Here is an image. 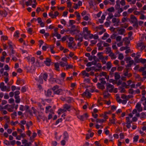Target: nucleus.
<instances>
[{
    "instance_id": "nucleus-18",
    "label": "nucleus",
    "mask_w": 146,
    "mask_h": 146,
    "mask_svg": "<svg viewBox=\"0 0 146 146\" xmlns=\"http://www.w3.org/2000/svg\"><path fill=\"white\" fill-rule=\"evenodd\" d=\"M116 29L118 31V33L119 34L122 35L125 33V30L123 29H121L118 30H117V28Z\"/></svg>"
},
{
    "instance_id": "nucleus-41",
    "label": "nucleus",
    "mask_w": 146,
    "mask_h": 146,
    "mask_svg": "<svg viewBox=\"0 0 146 146\" xmlns=\"http://www.w3.org/2000/svg\"><path fill=\"white\" fill-rule=\"evenodd\" d=\"M24 81L23 80H21L20 79H18L16 83L17 85H19L22 82H23Z\"/></svg>"
},
{
    "instance_id": "nucleus-32",
    "label": "nucleus",
    "mask_w": 146,
    "mask_h": 146,
    "mask_svg": "<svg viewBox=\"0 0 146 146\" xmlns=\"http://www.w3.org/2000/svg\"><path fill=\"white\" fill-rule=\"evenodd\" d=\"M33 1L32 0H29L28 1L25 2V4L27 6L31 5Z\"/></svg>"
},
{
    "instance_id": "nucleus-29",
    "label": "nucleus",
    "mask_w": 146,
    "mask_h": 146,
    "mask_svg": "<svg viewBox=\"0 0 146 146\" xmlns=\"http://www.w3.org/2000/svg\"><path fill=\"white\" fill-rule=\"evenodd\" d=\"M139 62H141L142 64H145L146 62V59L141 58L138 60Z\"/></svg>"
},
{
    "instance_id": "nucleus-11",
    "label": "nucleus",
    "mask_w": 146,
    "mask_h": 146,
    "mask_svg": "<svg viewBox=\"0 0 146 146\" xmlns=\"http://www.w3.org/2000/svg\"><path fill=\"white\" fill-rule=\"evenodd\" d=\"M104 85V84H103L100 83H98L97 84V87L99 89L103 90L105 88V87Z\"/></svg>"
},
{
    "instance_id": "nucleus-39",
    "label": "nucleus",
    "mask_w": 146,
    "mask_h": 146,
    "mask_svg": "<svg viewBox=\"0 0 146 146\" xmlns=\"http://www.w3.org/2000/svg\"><path fill=\"white\" fill-rule=\"evenodd\" d=\"M4 86V83L3 82L1 83L0 84V88L2 91H3V87Z\"/></svg>"
},
{
    "instance_id": "nucleus-10",
    "label": "nucleus",
    "mask_w": 146,
    "mask_h": 146,
    "mask_svg": "<svg viewBox=\"0 0 146 146\" xmlns=\"http://www.w3.org/2000/svg\"><path fill=\"white\" fill-rule=\"evenodd\" d=\"M52 92L50 89H48L46 93L45 94L46 96L48 97H50L51 96L53 97V96H52Z\"/></svg>"
},
{
    "instance_id": "nucleus-31",
    "label": "nucleus",
    "mask_w": 146,
    "mask_h": 146,
    "mask_svg": "<svg viewBox=\"0 0 146 146\" xmlns=\"http://www.w3.org/2000/svg\"><path fill=\"white\" fill-rule=\"evenodd\" d=\"M62 92V90L61 89H58L57 90L54 92V94L59 95L60 93Z\"/></svg>"
},
{
    "instance_id": "nucleus-19",
    "label": "nucleus",
    "mask_w": 146,
    "mask_h": 146,
    "mask_svg": "<svg viewBox=\"0 0 146 146\" xmlns=\"http://www.w3.org/2000/svg\"><path fill=\"white\" fill-rule=\"evenodd\" d=\"M83 33H86V34H90L91 31H90L88 30V29L87 27H84L83 29Z\"/></svg>"
},
{
    "instance_id": "nucleus-43",
    "label": "nucleus",
    "mask_w": 146,
    "mask_h": 146,
    "mask_svg": "<svg viewBox=\"0 0 146 146\" xmlns=\"http://www.w3.org/2000/svg\"><path fill=\"white\" fill-rule=\"evenodd\" d=\"M17 113L16 112H13L11 114V116L12 119H14L15 118V116H17Z\"/></svg>"
},
{
    "instance_id": "nucleus-25",
    "label": "nucleus",
    "mask_w": 146,
    "mask_h": 146,
    "mask_svg": "<svg viewBox=\"0 0 146 146\" xmlns=\"http://www.w3.org/2000/svg\"><path fill=\"white\" fill-rule=\"evenodd\" d=\"M109 56L111 57V58L112 59H115L116 58V56L112 52H110V54H109Z\"/></svg>"
},
{
    "instance_id": "nucleus-48",
    "label": "nucleus",
    "mask_w": 146,
    "mask_h": 146,
    "mask_svg": "<svg viewBox=\"0 0 146 146\" xmlns=\"http://www.w3.org/2000/svg\"><path fill=\"white\" fill-rule=\"evenodd\" d=\"M67 7H70L72 5V4L70 0H67Z\"/></svg>"
},
{
    "instance_id": "nucleus-16",
    "label": "nucleus",
    "mask_w": 146,
    "mask_h": 146,
    "mask_svg": "<svg viewBox=\"0 0 146 146\" xmlns=\"http://www.w3.org/2000/svg\"><path fill=\"white\" fill-rule=\"evenodd\" d=\"M40 64V63L39 61L37 60L35 64H34V65L35 66L36 69L38 68L39 67L41 66Z\"/></svg>"
},
{
    "instance_id": "nucleus-3",
    "label": "nucleus",
    "mask_w": 146,
    "mask_h": 146,
    "mask_svg": "<svg viewBox=\"0 0 146 146\" xmlns=\"http://www.w3.org/2000/svg\"><path fill=\"white\" fill-rule=\"evenodd\" d=\"M114 88L113 86L110 84H108L107 85L106 89L110 92H113Z\"/></svg>"
},
{
    "instance_id": "nucleus-42",
    "label": "nucleus",
    "mask_w": 146,
    "mask_h": 146,
    "mask_svg": "<svg viewBox=\"0 0 146 146\" xmlns=\"http://www.w3.org/2000/svg\"><path fill=\"white\" fill-rule=\"evenodd\" d=\"M108 15L109 17H108L107 19V20H109V19H111L113 16V14L111 13H108Z\"/></svg>"
},
{
    "instance_id": "nucleus-55",
    "label": "nucleus",
    "mask_w": 146,
    "mask_h": 146,
    "mask_svg": "<svg viewBox=\"0 0 146 146\" xmlns=\"http://www.w3.org/2000/svg\"><path fill=\"white\" fill-rule=\"evenodd\" d=\"M124 56L122 54L120 53L119 54L118 58L120 60H122Z\"/></svg>"
},
{
    "instance_id": "nucleus-4",
    "label": "nucleus",
    "mask_w": 146,
    "mask_h": 146,
    "mask_svg": "<svg viewBox=\"0 0 146 146\" xmlns=\"http://www.w3.org/2000/svg\"><path fill=\"white\" fill-rule=\"evenodd\" d=\"M75 40H78L80 42H82L83 40V37L82 35L80 34L77 35L75 38Z\"/></svg>"
},
{
    "instance_id": "nucleus-35",
    "label": "nucleus",
    "mask_w": 146,
    "mask_h": 146,
    "mask_svg": "<svg viewBox=\"0 0 146 146\" xmlns=\"http://www.w3.org/2000/svg\"><path fill=\"white\" fill-rule=\"evenodd\" d=\"M94 66H92L90 68H86V70L88 72L91 70H94Z\"/></svg>"
},
{
    "instance_id": "nucleus-52",
    "label": "nucleus",
    "mask_w": 146,
    "mask_h": 146,
    "mask_svg": "<svg viewBox=\"0 0 146 146\" xmlns=\"http://www.w3.org/2000/svg\"><path fill=\"white\" fill-rule=\"evenodd\" d=\"M3 118L4 119H5L7 120V123H9L10 122L9 120V117H8L7 115H5L4 116Z\"/></svg>"
},
{
    "instance_id": "nucleus-44",
    "label": "nucleus",
    "mask_w": 146,
    "mask_h": 146,
    "mask_svg": "<svg viewBox=\"0 0 146 146\" xmlns=\"http://www.w3.org/2000/svg\"><path fill=\"white\" fill-rule=\"evenodd\" d=\"M133 26L134 28L137 29L138 27V21L133 23Z\"/></svg>"
},
{
    "instance_id": "nucleus-13",
    "label": "nucleus",
    "mask_w": 146,
    "mask_h": 146,
    "mask_svg": "<svg viewBox=\"0 0 146 146\" xmlns=\"http://www.w3.org/2000/svg\"><path fill=\"white\" fill-rule=\"evenodd\" d=\"M35 80L39 83L42 84L43 82L42 77L41 76H40L38 78H36Z\"/></svg>"
},
{
    "instance_id": "nucleus-53",
    "label": "nucleus",
    "mask_w": 146,
    "mask_h": 146,
    "mask_svg": "<svg viewBox=\"0 0 146 146\" xmlns=\"http://www.w3.org/2000/svg\"><path fill=\"white\" fill-rule=\"evenodd\" d=\"M19 31H16L15 33L14 36H16L17 37H19Z\"/></svg>"
},
{
    "instance_id": "nucleus-17",
    "label": "nucleus",
    "mask_w": 146,
    "mask_h": 146,
    "mask_svg": "<svg viewBox=\"0 0 146 146\" xmlns=\"http://www.w3.org/2000/svg\"><path fill=\"white\" fill-rule=\"evenodd\" d=\"M115 79L116 80H119L120 78V76L119 73L118 72H115Z\"/></svg>"
},
{
    "instance_id": "nucleus-8",
    "label": "nucleus",
    "mask_w": 146,
    "mask_h": 146,
    "mask_svg": "<svg viewBox=\"0 0 146 146\" xmlns=\"http://www.w3.org/2000/svg\"><path fill=\"white\" fill-rule=\"evenodd\" d=\"M136 108L139 111H142L143 110L142 108L141 107V105L140 103H138L136 106Z\"/></svg>"
},
{
    "instance_id": "nucleus-26",
    "label": "nucleus",
    "mask_w": 146,
    "mask_h": 146,
    "mask_svg": "<svg viewBox=\"0 0 146 146\" xmlns=\"http://www.w3.org/2000/svg\"><path fill=\"white\" fill-rule=\"evenodd\" d=\"M75 14L76 15V17L77 18V19L78 21L80 20L81 19V17L79 13L77 11H76L75 12Z\"/></svg>"
},
{
    "instance_id": "nucleus-34",
    "label": "nucleus",
    "mask_w": 146,
    "mask_h": 146,
    "mask_svg": "<svg viewBox=\"0 0 146 146\" xmlns=\"http://www.w3.org/2000/svg\"><path fill=\"white\" fill-rule=\"evenodd\" d=\"M64 139L67 140V138L68 137V133L66 132H64Z\"/></svg>"
},
{
    "instance_id": "nucleus-9",
    "label": "nucleus",
    "mask_w": 146,
    "mask_h": 146,
    "mask_svg": "<svg viewBox=\"0 0 146 146\" xmlns=\"http://www.w3.org/2000/svg\"><path fill=\"white\" fill-rule=\"evenodd\" d=\"M51 60L48 58H47L46 60L44 61V63L46 65L48 66H50V64Z\"/></svg>"
},
{
    "instance_id": "nucleus-60",
    "label": "nucleus",
    "mask_w": 146,
    "mask_h": 146,
    "mask_svg": "<svg viewBox=\"0 0 146 146\" xmlns=\"http://www.w3.org/2000/svg\"><path fill=\"white\" fill-rule=\"evenodd\" d=\"M58 29L57 28H55V29H54V33L53 34V35L54 36H56V35L57 34H58Z\"/></svg>"
},
{
    "instance_id": "nucleus-57",
    "label": "nucleus",
    "mask_w": 146,
    "mask_h": 146,
    "mask_svg": "<svg viewBox=\"0 0 146 146\" xmlns=\"http://www.w3.org/2000/svg\"><path fill=\"white\" fill-rule=\"evenodd\" d=\"M78 118L80 119V120L83 121L84 119V116L83 115H79L78 116Z\"/></svg>"
},
{
    "instance_id": "nucleus-51",
    "label": "nucleus",
    "mask_w": 146,
    "mask_h": 146,
    "mask_svg": "<svg viewBox=\"0 0 146 146\" xmlns=\"http://www.w3.org/2000/svg\"><path fill=\"white\" fill-rule=\"evenodd\" d=\"M120 7V5L119 4V0H117L116 1V5H115V8L116 7L119 8Z\"/></svg>"
},
{
    "instance_id": "nucleus-50",
    "label": "nucleus",
    "mask_w": 146,
    "mask_h": 146,
    "mask_svg": "<svg viewBox=\"0 0 146 146\" xmlns=\"http://www.w3.org/2000/svg\"><path fill=\"white\" fill-rule=\"evenodd\" d=\"M126 120H127L126 123H131L132 122V121L131 120L129 119V118L128 117H126Z\"/></svg>"
},
{
    "instance_id": "nucleus-45",
    "label": "nucleus",
    "mask_w": 146,
    "mask_h": 146,
    "mask_svg": "<svg viewBox=\"0 0 146 146\" xmlns=\"http://www.w3.org/2000/svg\"><path fill=\"white\" fill-rule=\"evenodd\" d=\"M48 77V75L47 74L44 73L43 75V78L45 81H46Z\"/></svg>"
},
{
    "instance_id": "nucleus-46",
    "label": "nucleus",
    "mask_w": 146,
    "mask_h": 146,
    "mask_svg": "<svg viewBox=\"0 0 146 146\" xmlns=\"http://www.w3.org/2000/svg\"><path fill=\"white\" fill-rule=\"evenodd\" d=\"M59 88V87L58 85H56L54 86L52 88V90L54 92V91H56V90H58Z\"/></svg>"
},
{
    "instance_id": "nucleus-58",
    "label": "nucleus",
    "mask_w": 146,
    "mask_h": 146,
    "mask_svg": "<svg viewBox=\"0 0 146 146\" xmlns=\"http://www.w3.org/2000/svg\"><path fill=\"white\" fill-rule=\"evenodd\" d=\"M106 52H108V53H110L111 52V48L110 47H108L106 48Z\"/></svg>"
},
{
    "instance_id": "nucleus-59",
    "label": "nucleus",
    "mask_w": 146,
    "mask_h": 146,
    "mask_svg": "<svg viewBox=\"0 0 146 146\" xmlns=\"http://www.w3.org/2000/svg\"><path fill=\"white\" fill-rule=\"evenodd\" d=\"M96 67L98 68H99L100 69H101V68L102 67V65L100 63H98L97 64L96 63Z\"/></svg>"
},
{
    "instance_id": "nucleus-40",
    "label": "nucleus",
    "mask_w": 146,
    "mask_h": 146,
    "mask_svg": "<svg viewBox=\"0 0 146 146\" xmlns=\"http://www.w3.org/2000/svg\"><path fill=\"white\" fill-rule=\"evenodd\" d=\"M108 11L110 12H113L114 11V9L113 7H111L107 9Z\"/></svg>"
},
{
    "instance_id": "nucleus-22",
    "label": "nucleus",
    "mask_w": 146,
    "mask_h": 146,
    "mask_svg": "<svg viewBox=\"0 0 146 146\" xmlns=\"http://www.w3.org/2000/svg\"><path fill=\"white\" fill-rule=\"evenodd\" d=\"M54 66L55 67V69L57 71H59V64L58 62L54 63Z\"/></svg>"
},
{
    "instance_id": "nucleus-36",
    "label": "nucleus",
    "mask_w": 146,
    "mask_h": 146,
    "mask_svg": "<svg viewBox=\"0 0 146 146\" xmlns=\"http://www.w3.org/2000/svg\"><path fill=\"white\" fill-rule=\"evenodd\" d=\"M140 117L141 118H145L146 117V115L143 112L141 113L140 115Z\"/></svg>"
},
{
    "instance_id": "nucleus-5",
    "label": "nucleus",
    "mask_w": 146,
    "mask_h": 146,
    "mask_svg": "<svg viewBox=\"0 0 146 146\" xmlns=\"http://www.w3.org/2000/svg\"><path fill=\"white\" fill-rule=\"evenodd\" d=\"M28 71L30 72H32L35 70L36 69L35 66L33 65H32L31 67H27Z\"/></svg>"
},
{
    "instance_id": "nucleus-20",
    "label": "nucleus",
    "mask_w": 146,
    "mask_h": 146,
    "mask_svg": "<svg viewBox=\"0 0 146 146\" xmlns=\"http://www.w3.org/2000/svg\"><path fill=\"white\" fill-rule=\"evenodd\" d=\"M103 53L102 52H100L97 54L98 56V57L99 59L100 60L103 59H104V57L103 55Z\"/></svg>"
},
{
    "instance_id": "nucleus-12",
    "label": "nucleus",
    "mask_w": 146,
    "mask_h": 146,
    "mask_svg": "<svg viewBox=\"0 0 146 146\" xmlns=\"http://www.w3.org/2000/svg\"><path fill=\"white\" fill-rule=\"evenodd\" d=\"M131 69L128 68H126L124 69V70L123 71V72H125L124 74V75L125 76H127L128 75V72H129L131 70Z\"/></svg>"
},
{
    "instance_id": "nucleus-64",
    "label": "nucleus",
    "mask_w": 146,
    "mask_h": 146,
    "mask_svg": "<svg viewBox=\"0 0 146 146\" xmlns=\"http://www.w3.org/2000/svg\"><path fill=\"white\" fill-rule=\"evenodd\" d=\"M139 138V136L138 135H136L133 138L134 141V142H137L138 141V139Z\"/></svg>"
},
{
    "instance_id": "nucleus-33",
    "label": "nucleus",
    "mask_w": 146,
    "mask_h": 146,
    "mask_svg": "<svg viewBox=\"0 0 146 146\" xmlns=\"http://www.w3.org/2000/svg\"><path fill=\"white\" fill-rule=\"evenodd\" d=\"M59 64L60 66L62 67H64L65 66H66V65L67 64V63H64L61 61L60 62Z\"/></svg>"
},
{
    "instance_id": "nucleus-49",
    "label": "nucleus",
    "mask_w": 146,
    "mask_h": 146,
    "mask_svg": "<svg viewBox=\"0 0 146 146\" xmlns=\"http://www.w3.org/2000/svg\"><path fill=\"white\" fill-rule=\"evenodd\" d=\"M74 42H69L68 44V47L70 48H74V47L72 46L73 44H74Z\"/></svg>"
},
{
    "instance_id": "nucleus-28",
    "label": "nucleus",
    "mask_w": 146,
    "mask_h": 146,
    "mask_svg": "<svg viewBox=\"0 0 146 146\" xmlns=\"http://www.w3.org/2000/svg\"><path fill=\"white\" fill-rule=\"evenodd\" d=\"M15 98L16 99L15 102L16 103H18L20 102V99L19 96H15Z\"/></svg>"
},
{
    "instance_id": "nucleus-61",
    "label": "nucleus",
    "mask_w": 146,
    "mask_h": 146,
    "mask_svg": "<svg viewBox=\"0 0 146 146\" xmlns=\"http://www.w3.org/2000/svg\"><path fill=\"white\" fill-rule=\"evenodd\" d=\"M107 73L105 72H103L100 73V76H105L107 75Z\"/></svg>"
},
{
    "instance_id": "nucleus-7",
    "label": "nucleus",
    "mask_w": 146,
    "mask_h": 146,
    "mask_svg": "<svg viewBox=\"0 0 146 146\" xmlns=\"http://www.w3.org/2000/svg\"><path fill=\"white\" fill-rule=\"evenodd\" d=\"M37 117V119L39 121H40L41 119H42L44 121L45 120V117L42 114H39Z\"/></svg>"
},
{
    "instance_id": "nucleus-56",
    "label": "nucleus",
    "mask_w": 146,
    "mask_h": 146,
    "mask_svg": "<svg viewBox=\"0 0 146 146\" xmlns=\"http://www.w3.org/2000/svg\"><path fill=\"white\" fill-rule=\"evenodd\" d=\"M59 112L58 113V114H60V112L63 113L66 111V110H65L64 109H60L59 110Z\"/></svg>"
},
{
    "instance_id": "nucleus-63",
    "label": "nucleus",
    "mask_w": 146,
    "mask_h": 146,
    "mask_svg": "<svg viewBox=\"0 0 146 146\" xmlns=\"http://www.w3.org/2000/svg\"><path fill=\"white\" fill-rule=\"evenodd\" d=\"M76 22L74 20H70L69 21V25L70 26V25H72L73 24L75 23Z\"/></svg>"
},
{
    "instance_id": "nucleus-2",
    "label": "nucleus",
    "mask_w": 146,
    "mask_h": 146,
    "mask_svg": "<svg viewBox=\"0 0 146 146\" xmlns=\"http://www.w3.org/2000/svg\"><path fill=\"white\" fill-rule=\"evenodd\" d=\"M129 21L131 23H133L138 21L136 17L133 15H130V19H129Z\"/></svg>"
},
{
    "instance_id": "nucleus-54",
    "label": "nucleus",
    "mask_w": 146,
    "mask_h": 146,
    "mask_svg": "<svg viewBox=\"0 0 146 146\" xmlns=\"http://www.w3.org/2000/svg\"><path fill=\"white\" fill-rule=\"evenodd\" d=\"M73 66L71 64H69L68 65L67 64L66 66V69L68 70V69L72 68Z\"/></svg>"
},
{
    "instance_id": "nucleus-30",
    "label": "nucleus",
    "mask_w": 146,
    "mask_h": 146,
    "mask_svg": "<svg viewBox=\"0 0 146 146\" xmlns=\"http://www.w3.org/2000/svg\"><path fill=\"white\" fill-rule=\"evenodd\" d=\"M105 78H102L100 79L99 80L100 82V83H101L102 84H105L106 83V81L105 80Z\"/></svg>"
},
{
    "instance_id": "nucleus-14",
    "label": "nucleus",
    "mask_w": 146,
    "mask_h": 146,
    "mask_svg": "<svg viewBox=\"0 0 146 146\" xmlns=\"http://www.w3.org/2000/svg\"><path fill=\"white\" fill-rule=\"evenodd\" d=\"M70 106L67 104H65L64 105L63 108L65 110H66V111H70Z\"/></svg>"
},
{
    "instance_id": "nucleus-6",
    "label": "nucleus",
    "mask_w": 146,
    "mask_h": 146,
    "mask_svg": "<svg viewBox=\"0 0 146 146\" xmlns=\"http://www.w3.org/2000/svg\"><path fill=\"white\" fill-rule=\"evenodd\" d=\"M91 94L89 92L88 89H86L85 92L82 94V96L83 97L86 96L87 97L90 98L91 97Z\"/></svg>"
},
{
    "instance_id": "nucleus-47",
    "label": "nucleus",
    "mask_w": 146,
    "mask_h": 146,
    "mask_svg": "<svg viewBox=\"0 0 146 146\" xmlns=\"http://www.w3.org/2000/svg\"><path fill=\"white\" fill-rule=\"evenodd\" d=\"M129 93L131 94H135V91H134L132 88H130L129 90Z\"/></svg>"
},
{
    "instance_id": "nucleus-24",
    "label": "nucleus",
    "mask_w": 146,
    "mask_h": 146,
    "mask_svg": "<svg viewBox=\"0 0 146 146\" xmlns=\"http://www.w3.org/2000/svg\"><path fill=\"white\" fill-rule=\"evenodd\" d=\"M102 43L101 42L98 43L97 44V46L98 47V49L99 50H103V46H102Z\"/></svg>"
},
{
    "instance_id": "nucleus-23",
    "label": "nucleus",
    "mask_w": 146,
    "mask_h": 146,
    "mask_svg": "<svg viewBox=\"0 0 146 146\" xmlns=\"http://www.w3.org/2000/svg\"><path fill=\"white\" fill-rule=\"evenodd\" d=\"M107 68L108 70H110L112 66V64L110 62H108L106 64Z\"/></svg>"
},
{
    "instance_id": "nucleus-21",
    "label": "nucleus",
    "mask_w": 146,
    "mask_h": 146,
    "mask_svg": "<svg viewBox=\"0 0 146 146\" xmlns=\"http://www.w3.org/2000/svg\"><path fill=\"white\" fill-rule=\"evenodd\" d=\"M129 38L127 37H125L123 38V40L125 41V44L128 45L130 43V41L129 40Z\"/></svg>"
},
{
    "instance_id": "nucleus-1",
    "label": "nucleus",
    "mask_w": 146,
    "mask_h": 146,
    "mask_svg": "<svg viewBox=\"0 0 146 146\" xmlns=\"http://www.w3.org/2000/svg\"><path fill=\"white\" fill-rule=\"evenodd\" d=\"M112 22L114 23L113 26L115 27H117L119 25L120 22V19L119 18H113L112 19Z\"/></svg>"
},
{
    "instance_id": "nucleus-37",
    "label": "nucleus",
    "mask_w": 146,
    "mask_h": 146,
    "mask_svg": "<svg viewBox=\"0 0 146 146\" xmlns=\"http://www.w3.org/2000/svg\"><path fill=\"white\" fill-rule=\"evenodd\" d=\"M72 99L71 98L68 97L66 98V100L68 103H70L71 102Z\"/></svg>"
},
{
    "instance_id": "nucleus-27",
    "label": "nucleus",
    "mask_w": 146,
    "mask_h": 146,
    "mask_svg": "<svg viewBox=\"0 0 146 146\" xmlns=\"http://www.w3.org/2000/svg\"><path fill=\"white\" fill-rule=\"evenodd\" d=\"M33 125V123L31 121H30L29 122H27L26 124V126H27V129H29V127L30 126H32Z\"/></svg>"
},
{
    "instance_id": "nucleus-38",
    "label": "nucleus",
    "mask_w": 146,
    "mask_h": 146,
    "mask_svg": "<svg viewBox=\"0 0 146 146\" xmlns=\"http://www.w3.org/2000/svg\"><path fill=\"white\" fill-rule=\"evenodd\" d=\"M116 9L118 10V13L119 14H120V13L123 11V9L122 8H116Z\"/></svg>"
},
{
    "instance_id": "nucleus-15",
    "label": "nucleus",
    "mask_w": 146,
    "mask_h": 146,
    "mask_svg": "<svg viewBox=\"0 0 146 146\" xmlns=\"http://www.w3.org/2000/svg\"><path fill=\"white\" fill-rule=\"evenodd\" d=\"M7 14V12L5 11H0V15L3 16V17H5Z\"/></svg>"
},
{
    "instance_id": "nucleus-62",
    "label": "nucleus",
    "mask_w": 146,
    "mask_h": 146,
    "mask_svg": "<svg viewBox=\"0 0 146 146\" xmlns=\"http://www.w3.org/2000/svg\"><path fill=\"white\" fill-rule=\"evenodd\" d=\"M96 121L97 123H102L104 121V120L103 119H97Z\"/></svg>"
}]
</instances>
